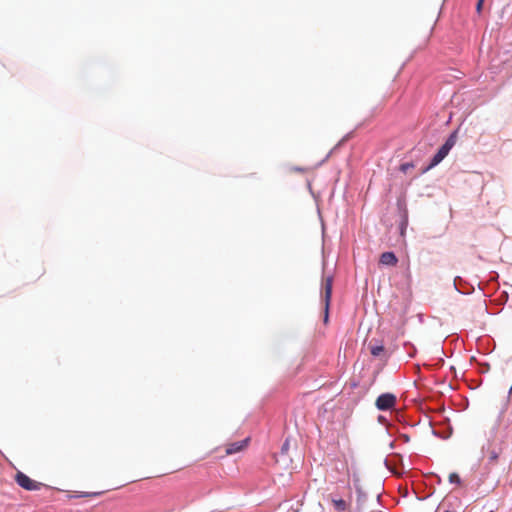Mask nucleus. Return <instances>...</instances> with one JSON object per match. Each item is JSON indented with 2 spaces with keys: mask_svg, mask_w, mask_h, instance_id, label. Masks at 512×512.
<instances>
[{
  "mask_svg": "<svg viewBox=\"0 0 512 512\" xmlns=\"http://www.w3.org/2000/svg\"><path fill=\"white\" fill-rule=\"evenodd\" d=\"M370 351L373 356H379L384 351V347L382 345L372 346Z\"/></svg>",
  "mask_w": 512,
  "mask_h": 512,
  "instance_id": "8",
  "label": "nucleus"
},
{
  "mask_svg": "<svg viewBox=\"0 0 512 512\" xmlns=\"http://www.w3.org/2000/svg\"><path fill=\"white\" fill-rule=\"evenodd\" d=\"M363 503H364V496L358 495V497H357V506L361 510L363 508Z\"/></svg>",
  "mask_w": 512,
  "mask_h": 512,
  "instance_id": "11",
  "label": "nucleus"
},
{
  "mask_svg": "<svg viewBox=\"0 0 512 512\" xmlns=\"http://www.w3.org/2000/svg\"><path fill=\"white\" fill-rule=\"evenodd\" d=\"M333 278L327 276L322 283V301L324 303V323L327 324L329 319V308L332 296Z\"/></svg>",
  "mask_w": 512,
  "mask_h": 512,
  "instance_id": "1",
  "label": "nucleus"
},
{
  "mask_svg": "<svg viewBox=\"0 0 512 512\" xmlns=\"http://www.w3.org/2000/svg\"><path fill=\"white\" fill-rule=\"evenodd\" d=\"M396 401V396L393 393H383L376 399L375 406L378 410L386 411L394 408Z\"/></svg>",
  "mask_w": 512,
  "mask_h": 512,
  "instance_id": "4",
  "label": "nucleus"
},
{
  "mask_svg": "<svg viewBox=\"0 0 512 512\" xmlns=\"http://www.w3.org/2000/svg\"><path fill=\"white\" fill-rule=\"evenodd\" d=\"M16 483L23 489L28 491H36L39 490L42 486V483L37 482L30 477H28L23 472L18 471L15 475Z\"/></svg>",
  "mask_w": 512,
  "mask_h": 512,
  "instance_id": "3",
  "label": "nucleus"
},
{
  "mask_svg": "<svg viewBox=\"0 0 512 512\" xmlns=\"http://www.w3.org/2000/svg\"><path fill=\"white\" fill-rule=\"evenodd\" d=\"M332 503L337 511H345L348 507L346 501L343 499H333Z\"/></svg>",
  "mask_w": 512,
  "mask_h": 512,
  "instance_id": "7",
  "label": "nucleus"
},
{
  "mask_svg": "<svg viewBox=\"0 0 512 512\" xmlns=\"http://www.w3.org/2000/svg\"><path fill=\"white\" fill-rule=\"evenodd\" d=\"M483 2H484V0H478V2H477L476 10H477V12H478V13H479V12L481 11V9H482Z\"/></svg>",
  "mask_w": 512,
  "mask_h": 512,
  "instance_id": "12",
  "label": "nucleus"
},
{
  "mask_svg": "<svg viewBox=\"0 0 512 512\" xmlns=\"http://www.w3.org/2000/svg\"><path fill=\"white\" fill-rule=\"evenodd\" d=\"M379 262L383 265L395 266L398 259L393 252H384L381 254Z\"/></svg>",
  "mask_w": 512,
  "mask_h": 512,
  "instance_id": "6",
  "label": "nucleus"
},
{
  "mask_svg": "<svg viewBox=\"0 0 512 512\" xmlns=\"http://www.w3.org/2000/svg\"><path fill=\"white\" fill-rule=\"evenodd\" d=\"M449 482L452 484L460 485L461 479L457 473L453 472V473H450V475H449Z\"/></svg>",
  "mask_w": 512,
  "mask_h": 512,
  "instance_id": "9",
  "label": "nucleus"
},
{
  "mask_svg": "<svg viewBox=\"0 0 512 512\" xmlns=\"http://www.w3.org/2000/svg\"><path fill=\"white\" fill-rule=\"evenodd\" d=\"M292 171H295V172H305L306 169L305 168H301V167H293L291 168Z\"/></svg>",
  "mask_w": 512,
  "mask_h": 512,
  "instance_id": "13",
  "label": "nucleus"
},
{
  "mask_svg": "<svg viewBox=\"0 0 512 512\" xmlns=\"http://www.w3.org/2000/svg\"><path fill=\"white\" fill-rule=\"evenodd\" d=\"M287 447H288V442H285L283 445V449H287Z\"/></svg>",
  "mask_w": 512,
  "mask_h": 512,
  "instance_id": "14",
  "label": "nucleus"
},
{
  "mask_svg": "<svg viewBox=\"0 0 512 512\" xmlns=\"http://www.w3.org/2000/svg\"><path fill=\"white\" fill-rule=\"evenodd\" d=\"M444 512H454V511H452V510H446V511H444Z\"/></svg>",
  "mask_w": 512,
  "mask_h": 512,
  "instance_id": "15",
  "label": "nucleus"
},
{
  "mask_svg": "<svg viewBox=\"0 0 512 512\" xmlns=\"http://www.w3.org/2000/svg\"><path fill=\"white\" fill-rule=\"evenodd\" d=\"M498 458H499V453L496 450H491L489 452V462L490 463H492V464L496 463Z\"/></svg>",
  "mask_w": 512,
  "mask_h": 512,
  "instance_id": "10",
  "label": "nucleus"
},
{
  "mask_svg": "<svg viewBox=\"0 0 512 512\" xmlns=\"http://www.w3.org/2000/svg\"><path fill=\"white\" fill-rule=\"evenodd\" d=\"M456 143L455 133L451 134L446 142L439 148L437 153L433 156L429 168L438 165L449 153Z\"/></svg>",
  "mask_w": 512,
  "mask_h": 512,
  "instance_id": "2",
  "label": "nucleus"
},
{
  "mask_svg": "<svg viewBox=\"0 0 512 512\" xmlns=\"http://www.w3.org/2000/svg\"><path fill=\"white\" fill-rule=\"evenodd\" d=\"M248 442H249V438H246L239 442H233V443L227 444L226 445V454L231 455V454H235V453L242 451L243 449H245L247 447Z\"/></svg>",
  "mask_w": 512,
  "mask_h": 512,
  "instance_id": "5",
  "label": "nucleus"
}]
</instances>
